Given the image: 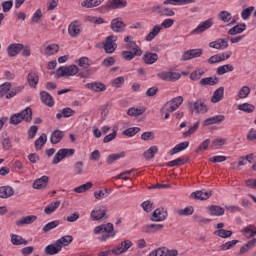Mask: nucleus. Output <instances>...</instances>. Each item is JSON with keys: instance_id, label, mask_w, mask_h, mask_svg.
I'll list each match as a JSON object with an SVG mask.
<instances>
[{"instance_id": "nucleus-20", "label": "nucleus", "mask_w": 256, "mask_h": 256, "mask_svg": "<svg viewBox=\"0 0 256 256\" xmlns=\"http://www.w3.org/2000/svg\"><path fill=\"white\" fill-rule=\"evenodd\" d=\"M68 34L70 37L76 38L78 35H81V26L77 24V21L71 22L68 26Z\"/></svg>"}, {"instance_id": "nucleus-4", "label": "nucleus", "mask_w": 256, "mask_h": 256, "mask_svg": "<svg viewBox=\"0 0 256 256\" xmlns=\"http://www.w3.org/2000/svg\"><path fill=\"white\" fill-rule=\"evenodd\" d=\"M75 155V149L62 148L54 156L52 160L53 165H57L60 161H63L66 157H73Z\"/></svg>"}, {"instance_id": "nucleus-36", "label": "nucleus", "mask_w": 256, "mask_h": 256, "mask_svg": "<svg viewBox=\"0 0 256 256\" xmlns=\"http://www.w3.org/2000/svg\"><path fill=\"white\" fill-rule=\"evenodd\" d=\"M56 242L58 243L60 248L63 249V247H67L68 245H71V243H73V236L71 235L63 236L60 239H58Z\"/></svg>"}, {"instance_id": "nucleus-64", "label": "nucleus", "mask_w": 256, "mask_h": 256, "mask_svg": "<svg viewBox=\"0 0 256 256\" xmlns=\"http://www.w3.org/2000/svg\"><path fill=\"white\" fill-rule=\"evenodd\" d=\"M83 167H84L83 161L76 162L73 166V171L75 175H83Z\"/></svg>"}, {"instance_id": "nucleus-59", "label": "nucleus", "mask_w": 256, "mask_h": 256, "mask_svg": "<svg viewBox=\"0 0 256 256\" xmlns=\"http://www.w3.org/2000/svg\"><path fill=\"white\" fill-rule=\"evenodd\" d=\"M237 243H239V240L228 241V242L220 245V250L221 251H229V249H233V247H235V245H237Z\"/></svg>"}, {"instance_id": "nucleus-29", "label": "nucleus", "mask_w": 256, "mask_h": 256, "mask_svg": "<svg viewBox=\"0 0 256 256\" xmlns=\"http://www.w3.org/2000/svg\"><path fill=\"white\" fill-rule=\"evenodd\" d=\"M144 63L146 65H153V63H157L159 59V55L157 53H151V52H146L144 54Z\"/></svg>"}, {"instance_id": "nucleus-15", "label": "nucleus", "mask_w": 256, "mask_h": 256, "mask_svg": "<svg viewBox=\"0 0 256 256\" xmlns=\"http://www.w3.org/2000/svg\"><path fill=\"white\" fill-rule=\"evenodd\" d=\"M127 0H108L106 3L107 9H125Z\"/></svg>"}, {"instance_id": "nucleus-50", "label": "nucleus", "mask_w": 256, "mask_h": 256, "mask_svg": "<svg viewBox=\"0 0 256 256\" xmlns=\"http://www.w3.org/2000/svg\"><path fill=\"white\" fill-rule=\"evenodd\" d=\"M37 83H39V76L35 72H31L28 74V84L30 87H37Z\"/></svg>"}, {"instance_id": "nucleus-62", "label": "nucleus", "mask_w": 256, "mask_h": 256, "mask_svg": "<svg viewBox=\"0 0 256 256\" xmlns=\"http://www.w3.org/2000/svg\"><path fill=\"white\" fill-rule=\"evenodd\" d=\"M138 52H131V51H122V57L125 59V61H132V59H135V57H138Z\"/></svg>"}, {"instance_id": "nucleus-33", "label": "nucleus", "mask_w": 256, "mask_h": 256, "mask_svg": "<svg viewBox=\"0 0 256 256\" xmlns=\"http://www.w3.org/2000/svg\"><path fill=\"white\" fill-rule=\"evenodd\" d=\"M59 251H61V246L57 242H55V244H50L45 248L46 255H57Z\"/></svg>"}, {"instance_id": "nucleus-5", "label": "nucleus", "mask_w": 256, "mask_h": 256, "mask_svg": "<svg viewBox=\"0 0 256 256\" xmlns=\"http://www.w3.org/2000/svg\"><path fill=\"white\" fill-rule=\"evenodd\" d=\"M188 108L192 113L194 111L195 113L202 114V115H204V113H207V111H209V109L207 108V105H205V103H203V100L201 99H198L194 103L188 102Z\"/></svg>"}, {"instance_id": "nucleus-22", "label": "nucleus", "mask_w": 256, "mask_h": 256, "mask_svg": "<svg viewBox=\"0 0 256 256\" xmlns=\"http://www.w3.org/2000/svg\"><path fill=\"white\" fill-rule=\"evenodd\" d=\"M63 137H65V132L61 130H54L50 136V143H52V145H57V143H61Z\"/></svg>"}, {"instance_id": "nucleus-23", "label": "nucleus", "mask_w": 256, "mask_h": 256, "mask_svg": "<svg viewBox=\"0 0 256 256\" xmlns=\"http://www.w3.org/2000/svg\"><path fill=\"white\" fill-rule=\"evenodd\" d=\"M87 89H90V91H94L95 93H101L102 91L107 90V86L101 82H92L86 84Z\"/></svg>"}, {"instance_id": "nucleus-34", "label": "nucleus", "mask_w": 256, "mask_h": 256, "mask_svg": "<svg viewBox=\"0 0 256 256\" xmlns=\"http://www.w3.org/2000/svg\"><path fill=\"white\" fill-rule=\"evenodd\" d=\"M245 29H247V25L245 23L237 24L236 26L228 30V35H239L240 33H243Z\"/></svg>"}, {"instance_id": "nucleus-61", "label": "nucleus", "mask_w": 256, "mask_h": 256, "mask_svg": "<svg viewBox=\"0 0 256 256\" xmlns=\"http://www.w3.org/2000/svg\"><path fill=\"white\" fill-rule=\"evenodd\" d=\"M139 131H141V128L132 127V128H128V129L124 130L123 135H126V137H135V135H137V133H139Z\"/></svg>"}, {"instance_id": "nucleus-42", "label": "nucleus", "mask_w": 256, "mask_h": 256, "mask_svg": "<svg viewBox=\"0 0 256 256\" xmlns=\"http://www.w3.org/2000/svg\"><path fill=\"white\" fill-rule=\"evenodd\" d=\"M161 29H163V26H154L152 31L146 36V41H153L155 37H157L158 33H161Z\"/></svg>"}, {"instance_id": "nucleus-19", "label": "nucleus", "mask_w": 256, "mask_h": 256, "mask_svg": "<svg viewBox=\"0 0 256 256\" xmlns=\"http://www.w3.org/2000/svg\"><path fill=\"white\" fill-rule=\"evenodd\" d=\"M225 121V116L224 115H216L213 117H209L206 120L203 121V126L204 127H209V125H215L217 123H223Z\"/></svg>"}, {"instance_id": "nucleus-32", "label": "nucleus", "mask_w": 256, "mask_h": 256, "mask_svg": "<svg viewBox=\"0 0 256 256\" xmlns=\"http://www.w3.org/2000/svg\"><path fill=\"white\" fill-rule=\"evenodd\" d=\"M127 51H130L131 53H138L137 56L141 57L143 55V51H141V48L138 47L137 43L135 41H131L128 44L125 45Z\"/></svg>"}, {"instance_id": "nucleus-43", "label": "nucleus", "mask_w": 256, "mask_h": 256, "mask_svg": "<svg viewBox=\"0 0 256 256\" xmlns=\"http://www.w3.org/2000/svg\"><path fill=\"white\" fill-rule=\"evenodd\" d=\"M45 143H47V134L43 133L34 143L37 151H41Z\"/></svg>"}, {"instance_id": "nucleus-40", "label": "nucleus", "mask_w": 256, "mask_h": 256, "mask_svg": "<svg viewBox=\"0 0 256 256\" xmlns=\"http://www.w3.org/2000/svg\"><path fill=\"white\" fill-rule=\"evenodd\" d=\"M123 157H125V151L119 153V154H110L108 155V157L106 158V163L108 165H113V163H115V161H118V159H122Z\"/></svg>"}, {"instance_id": "nucleus-21", "label": "nucleus", "mask_w": 256, "mask_h": 256, "mask_svg": "<svg viewBox=\"0 0 256 256\" xmlns=\"http://www.w3.org/2000/svg\"><path fill=\"white\" fill-rule=\"evenodd\" d=\"M24 46L23 44H10L7 48L9 57H15L23 51Z\"/></svg>"}, {"instance_id": "nucleus-39", "label": "nucleus", "mask_w": 256, "mask_h": 256, "mask_svg": "<svg viewBox=\"0 0 256 256\" xmlns=\"http://www.w3.org/2000/svg\"><path fill=\"white\" fill-rule=\"evenodd\" d=\"M231 71H235V67L231 64L222 65L217 68V75H225V73H231Z\"/></svg>"}, {"instance_id": "nucleus-16", "label": "nucleus", "mask_w": 256, "mask_h": 256, "mask_svg": "<svg viewBox=\"0 0 256 256\" xmlns=\"http://www.w3.org/2000/svg\"><path fill=\"white\" fill-rule=\"evenodd\" d=\"M211 195H213V191L211 190H199L196 192H193L191 194V197H193V199H197L200 201H207V199H209V197H211Z\"/></svg>"}, {"instance_id": "nucleus-52", "label": "nucleus", "mask_w": 256, "mask_h": 256, "mask_svg": "<svg viewBox=\"0 0 256 256\" xmlns=\"http://www.w3.org/2000/svg\"><path fill=\"white\" fill-rule=\"evenodd\" d=\"M93 187V182H87L85 184H82L76 188H74L75 193H85L86 191H89Z\"/></svg>"}, {"instance_id": "nucleus-13", "label": "nucleus", "mask_w": 256, "mask_h": 256, "mask_svg": "<svg viewBox=\"0 0 256 256\" xmlns=\"http://www.w3.org/2000/svg\"><path fill=\"white\" fill-rule=\"evenodd\" d=\"M228 40H229V37H227V39L219 38L216 41L210 42L209 47L211 49H218V50L227 49V47H229Z\"/></svg>"}, {"instance_id": "nucleus-55", "label": "nucleus", "mask_w": 256, "mask_h": 256, "mask_svg": "<svg viewBox=\"0 0 256 256\" xmlns=\"http://www.w3.org/2000/svg\"><path fill=\"white\" fill-rule=\"evenodd\" d=\"M11 91V82H5L0 85V99H3Z\"/></svg>"}, {"instance_id": "nucleus-27", "label": "nucleus", "mask_w": 256, "mask_h": 256, "mask_svg": "<svg viewBox=\"0 0 256 256\" xmlns=\"http://www.w3.org/2000/svg\"><path fill=\"white\" fill-rule=\"evenodd\" d=\"M75 115V110L66 107L60 111V113L56 114V119L61 120L63 117L65 119H69V117H73Z\"/></svg>"}, {"instance_id": "nucleus-25", "label": "nucleus", "mask_w": 256, "mask_h": 256, "mask_svg": "<svg viewBox=\"0 0 256 256\" xmlns=\"http://www.w3.org/2000/svg\"><path fill=\"white\" fill-rule=\"evenodd\" d=\"M15 195V190L11 186H2L0 187V199H9Z\"/></svg>"}, {"instance_id": "nucleus-49", "label": "nucleus", "mask_w": 256, "mask_h": 256, "mask_svg": "<svg viewBox=\"0 0 256 256\" xmlns=\"http://www.w3.org/2000/svg\"><path fill=\"white\" fill-rule=\"evenodd\" d=\"M176 213L181 217H187L189 215H193V213H195V209L192 206H188L185 209L176 210Z\"/></svg>"}, {"instance_id": "nucleus-46", "label": "nucleus", "mask_w": 256, "mask_h": 256, "mask_svg": "<svg viewBox=\"0 0 256 256\" xmlns=\"http://www.w3.org/2000/svg\"><path fill=\"white\" fill-rule=\"evenodd\" d=\"M101 3L102 0H84L82 2V7H86V9H92L93 7H99Z\"/></svg>"}, {"instance_id": "nucleus-9", "label": "nucleus", "mask_w": 256, "mask_h": 256, "mask_svg": "<svg viewBox=\"0 0 256 256\" xmlns=\"http://www.w3.org/2000/svg\"><path fill=\"white\" fill-rule=\"evenodd\" d=\"M127 25L125 24V22H123V20L121 18H114L111 21V30L114 33H123L125 32Z\"/></svg>"}, {"instance_id": "nucleus-26", "label": "nucleus", "mask_w": 256, "mask_h": 256, "mask_svg": "<svg viewBox=\"0 0 256 256\" xmlns=\"http://www.w3.org/2000/svg\"><path fill=\"white\" fill-rule=\"evenodd\" d=\"M208 213L213 217H221V215H225V209L217 205H211L208 207Z\"/></svg>"}, {"instance_id": "nucleus-1", "label": "nucleus", "mask_w": 256, "mask_h": 256, "mask_svg": "<svg viewBox=\"0 0 256 256\" xmlns=\"http://www.w3.org/2000/svg\"><path fill=\"white\" fill-rule=\"evenodd\" d=\"M31 123L33 121V110L30 107L22 110L20 113L13 114L10 117L9 123L10 125H19V123Z\"/></svg>"}, {"instance_id": "nucleus-2", "label": "nucleus", "mask_w": 256, "mask_h": 256, "mask_svg": "<svg viewBox=\"0 0 256 256\" xmlns=\"http://www.w3.org/2000/svg\"><path fill=\"white\" fill-rule=\"evenodd\" d=\"M94 233H95V235H99L101 233H106V234H103L101 237H99V240L107 241V239L115 236L113 223L101 224L99 226H96L94 228Z\"/></svg>"}, {"instance_id": "nucleus-58", "label": "nucleus", "mask_w": 256, "mask_h": 256, "mask_svg": "<svg viewBox=\"0 0 256 256\" xmlns=\"http://www.w3.org/2000/svg\"><path fill=\"white\" fill-rule=\"evenodd\" d=\"M205 75V70L203 69H198V70H195L193 71L191 74H190V79L192 81H199V79H201V77Z\"/></svg>"}, {"instance_id": "nucleus-11", "label": "nucleus", "mask_w": 256, "mask_h": 256, "mask_svg": "<svg viewBox=\"0 0 256 256\" xmlns=\"http://www.w3.org/2000/svg\"><path fill=\"white\" fill-rule=\"evenodd\" d=\"M157 77L162 81H178V79H181V74L177 72H160Z\"/></svg>"}, {"instance_id": "nucleus-38", "label": "nucleus", "mask_w": 256, "mask_h": 256, "mask_svg": "<svg viewBox=\"0 0 256 256\" xmlns=\"http://www.w3.org/2000/svg\"><path fill=\"white\" fill-rule=\"evenodd\" d=\"M255 245H256V238H253L252 240L248 241L240 248V255L247 253V251H251V249H253Z\"/></svg>"}, {"instance_id": "nucleus-51", "label": "nucleus", "mask_w": 256, "mask_h": 256, "mask_svg": "<svg viewBox=\"0 0 256 256\" xmlns=\"http://www.w3.org/2000/svg\"><path fill=\"white\" fill-rule=\"evenodd\" d=\"M238 109L244 113H253L255 111V106L253 104L243 103L238 105Z\"/></svg>"}, {"instance_id": "nucleus-53", "label": "nucleus", "mask_w": 256, "mask_h": 256, "mask_svg": "<svg viewBox=\"0 0 256 256\" xmlns=\"http://www.w3.org/2000/svg\"><path fill=\"white\" fill-rule=\"evenodd\" d=\"M110 194H111V190L105 188L104 190L95 191L94 197L95 199L101 200V199H106V197L109 196Z\"/></svg>"}, {"instance_id": "nucleus-41", "label": "nucleus", "mask_w": 256, "mask_h": 256, "mask_svg": "<svg viewBox=\"0 0 256 256\" xmlns=\"http://www.w3.org/2000/svg\"><path fill=\"white\" fill-rule=\"evenodd\" d=\"M59 205H61V201L52 202L46 206L44 209L45 215H51V213H55V211L59 209Z\"/></svg>"}, {"instance_id": "nucleus-8", "label": "nucleus", "mask_w": 256, "mask_h": 256, "mask_svg": "<svg viewBox=\"0 0 256 256\" xmlns=\"http://www.w3.org/2000/svg\"><path fill=\"white\" fill-rule=\"evenodd\" d=\"M201 55H203V49H190L183 53L180 61H191V59L201 57Z\"/></svg>"}, {"instance_id": "nucleus-45", "label": "nucleus", "mask_w": 256, "mask_h": 256, "mask_svg": "<svg viewBox=\"0 0 256 256\" xmlns=\"http://www.w3.org/2000/svg\"><path fill=\"white\" fill-rule=\"evenodd\" d=\"M146 109L145 107H139V108H135L132 107L128 110V115H130V117H139V115H143L145 113Z\"/></svg>"}, {"instance_id": "nucleus-6", "label": "nucleus", "mask_w": 256, "mask_h": 256, "mask_svg": "<svg viewBox=\"0 0 256 256\" xmlns=\"http://www.w3.org/2000/svg\"><path fill=\"white\" fill-rule=\"evenodd\" d=\"M58 77H72L73 75H77L79 73V67L77 65H70L66 67H60L57 70Z\"/></svg>"}, {"instance_id": "nucleus-18", "label": "nucleus", "mask_w": 256, "mask_h": 256, "mask_svg": "<svg viewBox=\"0 0 256 256\" xmlns=\"http://www.w3.org/2000/svg\"><path fill=\"white\" fill-rule=\"evenodd\" d=\"M41 101L44 105H47V107H53L55 105V100L53 99V96L49 94L47 91H41L40 92Z\"/></svg>"}, {"instance_id": "nucleus-60", "label": "nucleus", "mask_w": 256, "mask_h": 256, "mask_svg": "<svg viewBox=\"0 0 256 256\" xmlns=\"http://www.w3.org/2000/svg\"><path fill=\"white\" fill-rule=\"evenodd\" d=\"M242 233L246 239H251V237H255V235H256V228L253 230L249 226L244 227L242 229Z\"/></svg>"}, {"instance_id": "nucleus-44", "label": "nucleus", "mask_w": 256, "mask_h": 256, "mask_svg": "<svg viewBox=\"0 0 256 256\" xmlns=\"http://www.w3.org/2000/svg\"><path fill=\"white\" fill-rule=\"evenodd\" d=\"M11 243L13 245H28L29 242L17 234H12L11 235Z\"/></svg>"}, {"instance_id": "nucleus-28", "label": "nucleus", "mask_w": 256, "mask_h": 256, "mask_svg": "<svg viewBox=\"0 0 256 256\" xmlns=\"http://www.w3.org/2000/svg\"><path fill=\"white\" fill-rule=\"evenodd\" d=\"M35 221H37V216L29 215L26 217H22L20 220H17L16 225H18V227H21L23 225H31V223H35Z\"/></svg>"}, {"instance_id": "nucleus-10", "label": "nucleus", "mask_w": 256, "mask_h": 256, "mask_svg": "<svg viewBox=\"0 0 256 256\" xmlns=\"http://www.w3.org/2000/svg\"><path fill=\"white\" fill-rule=\"evenodd\" d=\"M131 247H133V242L130 240H124L116 247V249H113V253L114 255H121L126 253V251H129Z\"/></svg>"}, {"instance_id": "nucleus-31", "label": "nucleus", "mask_w": 256, "mask_h": 256, "mask_svg": "<svg viewBox=\"0 0 256 256\" xmlns=\"http://www.w3.org/2000/svg\"><path fill=\"white\" fill-rule=\"evenodd\" d=\"M218 84H219V78L217 77L202 78L199 82V85H201V87H207V85L213 86Z\"/></svg>"}, {"instance_id": "nucleus-17", "label": "nucleus", "mask_w": 256, "mask_h": 256, "mask_svg": "<svg viewBox=\"0 0 256 256\" xmlns=\"http://www.w3.org/2000/svg\"><path fill=\"white\" fill-rule=\"evenodd\" d=\"M152 11L155 13H159L162 17H173L175 15V11L168 7H163V6H154L152 8Z\"/></svg>"}, {"instance_id": "nucleus-24", "label": "nucleus", "mask_w": 256, "mask_h": 256, "mask_svg": "<svg viewBox=\"0 0 256 256\" xmlns=\"http://www.w3.org/2000/svg\"><path fill=\"white\" fill-rule=\"evenodd\" d=\"M49 183V176H42L33 182V189H45Z\"/></svg>"}, {"instance_id": "nucleus-37", "label": "nucleus", "mask_w": 256, "mask_h": 256, "mask_svg": "<svg viewBox=\"0 0 256 256\" xmlns=\"http://www.w3.org/2000/svg\"><path fill=\"white\" fill-rule=\"evenodd\" d=\"M106 213L107 212L104 209L93 210L90 214V217L92 221H99L104 218Z\"/></svg>"}, {"instance_id": "nucleus-14", "label": "nucleus", "mask_w": 256, "mask_h": 256, "mask_svg": "<svg viewBox=\"0 0 256 256\" xmlns=\"http://www.w3.org/2000/svg\"><path fill=\"white\" fill-rule=\"evenodd\" d=\"M211 27H213V19L210 18L198 25L197 28L192 31V35H199L207 31V29H211Z\"/></svg>"}, {"instance_id": "nucleus-12", "label": "nucleus", "mask_w": 256, "mask_h": 256, "mask_svg": "<svg viewBox=\"0 0 256 256\" xmlns=\"http://www.w3.org/2000/svg\"><path fill=\"white\" fill-rule=\"evenodd\" d=\"M168 217V213L167 210H165V208H157L151 216V221H165V219H167Z\"/></svg>"}, {"instance_id": "nucleus-47", "label": "nucleus", "mask_w": 256, "mask_h": 256, "mask_svg": "<svg viewBox=\"0 0 256 256\" xmlns=\"http://www.w3.org/2000/svg\"><path fill=\"white\" fill-rule=\"evenodd\" d=\"M213 235H216L217 237H221L222 239H229L233 235V231L231 230H216L213 232Z\"/></svg>"}, {"instance_id": "nucleus-30", "label": "nucleus", "mask_w": 256, "mask_h": 256, "mask_svg": "<svg viewBox=\"0 0 256 256\" xmlns=\"http://www.w3.org/2000/svg\"><path fill=\"white\" fill-rule=\"evenodd\" d=\"M224 95H225V88L219 87L214 91L211 101L213 103H219V101H222Z\"/></svg>"}, {"instance_id": "nucleus-63", "label": "nucleus", "mask_w": 256, "mask_h": 256, "mask_svg": "<svg viewBox=\"0 0 256 256\" xmlns=\"http://www.w3.org/2000/svg\"><path fill=\"white\" fill-rule=\"evenodd\" d=\"M251 93V89L249 86H243L238 93V97L240 99H246V97H249V94Z\"/></svg>"}, {"instance_id": "nucleus-56", "label": "nucleus", "mask_w": 256, "mask_h": 256, "mask_svg": "<svg viewBox=\"0 0 256 256\" xmlns=\"http://www.w3.org/2000/svg\"><path fill=\"white\" fill-rule=\"evenodd\" d=\"M59 225H60L59 220L49 222L42 228V231L43 233H49V231L55 229L56 227H59Z\"/></svg>"}, {"instance_id": "nucleus-7", "label": "nucleus", "mask_w": 256, "mask_h": 256, "mask_svg": "<svg viewBox=\"0 0 256 256\" xmlns=\"http://www.w3.org/2000/svg\"><path fill=\"white\" fill-rule=\"evenodd\" d=\"M115 41H117V38L114 35L106 37L105 41L102 43L105 53H115L117 49V43H115Z\"/></svg>"}, {"instance_id": "nucleus-54", "label": "nucleus", "mask_w": 256, "mask_h": 256, "mask_svg": "<svg viewBox=\"0 0 256 256\" xmlns=\"http://www.w3.org/2000/svg\"><path fill=\"white\" fill-rule=\"evenodd\" d=\"M157 151H159V148H157V146H151L148 150H146L143 153V157H145L147 160L153 159V157H155V153H157Z\"/></svg>"}, {"instance_id": "nucleus-3", "label": "nucleus", "mask_w": 256, "mask_h": 256, "mask_svg": "<svg viewBox=\"0 0 256 256\" xmlns=\"http://www.w3.org/2000/svg\"><path fill=\"white\" fill-rule=\"evenodd\" d=\"M183 101V96H177L167 101L160 110V113L164 114L165 111H177L178 107H181V105L183 104Z\"/></svg>"}, {"instance_id": "nucleus-57", "label": "nucleus", "mask_w": 256, "mask_h": 256, "mask_svg": "<svg viewBox=\"0 0 256 256\" xmlns=\"http://www.w3.org/2000/svg\"><path fill=\"white\" fill-rule=\"evenodd\" d=\"M45 55H55V53H59V45L50 44L45 48Z\"/></svg>"}, {"instance_id": "nucleus-35", "label": "nucleus", "mask_w": 256, "mask_h": 256, "mask_svg": "<svg viewBox=\"0 0 256 256\" xmlns=\"http://www.w3.org/2000/svg\"><path fill=\"white\" fill-rule=\"evenodd\" d=\"M187 147H189V142L185 141V142L179 143L170 150V155H177V153H181V151H185Z\"/></svg>"}, {"instance_id": "nucleus-48", "label": "nucleus", "mask_w": 256, "mask_h": 256, "mask_svg": "<svg viewBox=\"0 0 256 256\" xmlns=\"http://www.w3.org/2000/svg\"><path fill=\"white\" fill-rule=\"evenodd\" d=\"M218 18L220 21H223V23H229L233 19V16L228 11L222 10L219 12Z\"/></svg>"}]
</instances>
